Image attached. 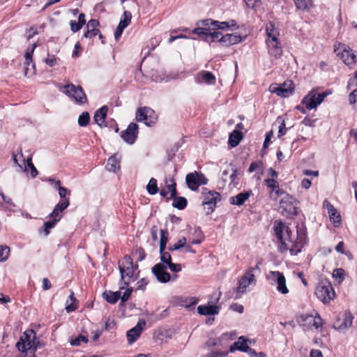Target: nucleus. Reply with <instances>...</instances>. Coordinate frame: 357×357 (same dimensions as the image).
I'll return each instance as SVG.
<instances>
[{"label":"nucleus","mask_w":357,"mask_h":357,"mask_svg":"<svg viewBox=\"0 0 357 357\" xmlns=\"http://www.w3.org/2000/svg\"><path fill=\"white\" fill-rule=\"evenodd\" d=\"M250 193L248 192H243L238 194L236 196L231 197L229 199V202L231 204L241 206L249 198Z\"/></svg>","instance_id":"nucleus-32"},{"label":"nucleus","mask_w":357,"mask_h":357,"mask_svg":"<svg viewBox=\"0 0 357 357\" xmlns=\"http://www.w3.org/2000/svg\"><path fill=\"white\" fill-rule=\"evenodd\" d=\"M145 324L146 321L144 320H141L134 328L127 332V338L129 344H132L137 340L142 331L143 326H144Z\"/></svg>","instance_id":"nucleus-21"},{"label":"nucleus","mask_w":357,"mask_h":357,"mask_svg":"<svg viewBox=\"0 0 357 357\" xmlns=\"http://www.w3.org/2000/svg\"><path fill=\"white\" fill-rule=\"evenodd\" d=\"M236 177V169L231 167L225 169L222 174V181L225 183H229V185L235 182Z\"/></svg>","instance_id":"nucleus-26"},{"label":"nucleus","mask_w":357,"mask_h":357,"mask_svg":"<svg viewBox=\"0 0 357 357\" xmlns=\"http://www.w3.org/2000/svg\"><path fill=\"white\" fill-rule=\"evenodd\" d=\"M167 267L174 273H178L181 271V266L179 264H174L172 261L167 265Z\"/></svg>","instance_id":"nucleus-56"},{"label":"nucleus","mask_w":357,"mask_h":357,"mask_svg":"<svg viewBox=\"0 0 357 357\" xmlns=\"http://www.w3.org/2000/svg\"><path fill=\"white\" fill-rule=\"evenodd\" d=\"M266 30L267 33L266 40H272L273 42L274 40H279V31L275 28V25L272 22L267 24Z\"/></svg>","instance_id":"nucleus-31"},{"label":"nucleus","mask_w":357,"mask_h":357,"mask_svg":"<svg viewBox=\"0 0 357 357\" xmlns=\"http://www.w3.org/2000/svg\"><path fill=\"white\" fill-rule=\"evenodd\" d=\"M10 248L8 246L0 247V262L5 261L9 256Z\"/></svg>","instance_id":"nucleus-49"},{"label":"nucleus","mask_w":357,"mask_h":357,"mask_svg":"<svg viewBox=\"0 0 357 357\" xmlns=\"http://www.w3.org/2000/svg\"><path fill=\"white\" fill-rule=\"evenodd\" d=\"M59 221V218H55L51 221H47L44 223V226H45L44 232H45V236H47L50 234V229L53 228L55 226V225L56 224V222Z\"/></svg>","instance_id":"nucleus-48"},{"label":"nucleus","mask_w":357,"mask_h":357,"mask_svg":"<svg viewBox=\"0 0 357 357\" xmlns=\"http://www.w3.org/2000/svg\"><path fill=\"white\" fill-rule=\"evenodd\" d=\"M353 317L351 314H345L342 321L339 320L335 328L340 331H344L352 325Z\"/></svg>","instance_id":"nucleus-29"},{"label":"nucleus","mask_w":357,"mask_h":357,"mask_svg":"<svg viewBox=\"0 0 357 357\" xmlns=\"http://www.w3.org/2000/svg\"><path fill=\"white\" fill-rule=\"evenodd\" d=\"M349 103L353 105L355 104L357 101V89L353 90L349 95Z\"/></svg>","instance_id":"nucleus-59"},{"label":"nucleus","mask_w":357,"mask_h":357,"mask_svg":"<svg viewBox=\"0 0 357 357\" xmlns=\"http://www.w3.org/2000/svg\"><path fill=\"white\" fill-rule=\"evenodd\" d=\"M296 321L304 330L318 329L323 324L322 319L318 313L315 315L302 314L297 317Z\"/></svg>","instance_id":"nucleus-7"},{"label":"nucleus","mask_w":357,"mask_h":357,"mask_svg":"<svg viewBox=\"0 0 357 357\" xmlns=\"http://www.w3.org/2000/svg\"><path fill=\"white\" fill-rule=\"evenodd\" d=\"M107 110V107L103 106L96 112L93 119L99 126L105 125Z\"/></svg>","instance_id":"nucleus-30"},{"label":"nucleus","mask_w":357,"mask_h":357,"mask_svg":"<svg viewBox=\"0 0 357 357\" xmlns=\"http://www.w3.org/2000/svg\"><path fill=\"white\" fill-rule=\"evenodd\" d=\"M264 181L267 187L271 190V194L273 193L279 187V183L275 178H266Z\"/></svg>","instance_id":"nucleus-45"},{"label":"nucleus","mask_w":357,"mask_h":357,"mask_svg":"<svg viewBox=\"0 0 357 357\" xmlns=\"http://www.w3.org/2000/svg\"><path fill=\"white\" fill-rule=\"evenodd\" d=\"M247 6L250 8H256L261 5V0H244Z\"/></svg>","instance_id":"nucleus-53"},{"label":"nucleus","mask_w":357,"mask_h":357,"mask_svg":"<svg viewBox=\"0 0 357 357\" xmlns=\"http://www.w3.org/2000/svg\"><path fill=\"white\" fill-rule=\"evenodd\" d=\"M261 166V162H252L248 168V172L252 173L255 172L257 168Z\"/></svg>","instance_id":"nucleus-62"},{"label":"nucleus","mask_w":357,"mask_h":357,"mask_svg":"<svg viewBox=\"0 0 357 357\" xmlns=\"http://www.w3.org/2000/svg\"><path fill=\"white\" fill-rule=\"evenodd\" d=\"M69 298L71 301V303L69 305H67L66 307V310L67 312H71L76 309V306L73 305V303L76 301L75 297L74 296V293L71 291L70 295L69 296Z\"/></svg>","instance_id":"nucleus-52"},{"label":"nucleus","mask_w":357,"mask_h":357,"mask_svg":"<svg viewBox=\"0 0 357 357\" xmlns=\"http://www.w3.org/2000/svg\"><path fill=\"white\" fill-rule=\"evenodd\" d=\"M13 159L14 162L17 165L20 169L24 172L26 171V165H25V160H22V164L18 162L17 156L15 154L13 155Z\"/></svg>","instance_id":"nucleus-58"},{"label":"nucleus","mask_w":357,"mask_h":357,"mask_svg":"<svg viewBox=\"0 0 357 357\" xmlns=\"http://www.w3.org/2000/svg\"><path fill=\"white\" fill-rule=\"evenodd\" d=\"M90 121V115L88 112H82L78 118V124L79 126H86Z\"/></svg>","instance_id":"nucleus-41"},{"label":"nucleus","mask_w":357,"mask_h":357,"mask_svg":"<svg viewBox=\"0 0 357 357\" xmlns=\"http://www.w3.org/2000/svg\"><path fill=\"white\" fill-rule=\"evenodd\" d=\"M185 181L190 189L197 190L199 185H206L208 180L202 174L194 172L186 175Z\"/></svg>","instance_id":"nucleus-14"},{"label":"nucleus","mask_w":357,"mask_h":357,"mask_svg":"<svg viewBox=\"0 0 357 357\" xmlns=\"http://www.w3.org/2000/svg\"><path fill=\"white\" fill-rule=\"evenodd\" d=\"M36 43H33L31 46L29 47L24 54V75L29 77L35 74V64H32L31 69L29 68V65L32 63V55L36 47Z\"/></svg>","instance_id":"nucleus-17"},{"label":"nucleus","mask_w":357,"mask_h":357,"mask_svg":"<svg viewBox=\"0 0 357 357\" xmlns=\"http://www.w3.org/2000/svg\"><path fill=\"white\" fill-rule=\"evenodd\" d=\"M167 266L162 264H156L152 268V273L160 282L165 283L170 280L171 276L166 271Z\"/></svg>","instance_id":"nucleus-18"},{"label":"nucleus","mask_w":357,"mask_h":357,"mask_svg":"<svg viewBox=\"0 0 357 357\" xmlns=\"http://www.w3.org/2000/svg\"><path fill=\"white\" fill-rule=\"evenodd\" d=\"M220 200V195L215 191H208L204 192V199L202 205L205 209H207V214L211 213L218 201Z\"/></svg>","instance_id":"nucleus-15"},{"label":"nucleus","mask_w":357,"mask_h":357,"mask_svg":"<svg viewBox=\"0 0 357 357\" xmlns=\"http://www.w3.org/2000/svg\"><path fill=\"white\" fill-rule=\"evenodd\" d=\"M136 119L137 121L144 122L148 126H152L157 121V115L150 107H139L136 113Z\"/></svg>","instance_id":"nucleus-12"},{"label":"nucleus","mask_w":357,"mask_h":357,"mask_svg":"<svg viewBox=\"0 0 357 357\" xmlns=\"http://www.w3.org/2000/svg\"><path fill=\"white\" fill-rule=\"evenodd\" d=\"M103 297L109 303L114 304L120 299V291H105Z\"/></svg>","instance_id":"nucleus-34"},{"label":"nucleus","mask_w":357,"mask_h":357,"mask_svg":"<svg viewBox=\"0 0 357 357\" xmlns=\"http://www.w3.org/2000/svg\"><path fill=\"white\" fill-rule=\"evenodd\" d=\"M335 52L337 56L342 59L347 66L354 64L357 61V52L345 45H340L337 48L335 49Z\"/></svg>","instance_id":"nucleus-11"},{"label":"nucleus","mask_w":357,"mask_h":357,"mask_svg":"<svg viewBox=\"0 0 357 357\" xmlns=\"http://www.w3.org/2000/svg\"><path fill=\"white\" fill-rule=\"evenodd\" d=\"M310 357H323V355L321 351L312 349L310 351Z\"/></svg>","instance_id":"nucleus-64"},{"label":"nucleus","mask_w":357,"mask_h":357,"mask_svg":"<svg viewBox=\"0 0 357 357\" xmlns=\"http://www.w3.org/2000/svg\"><path fill=\"white\" fill-rule=\"evenodd\" d=\"M296 6L300 10L309 9L312 5V0H294Z\"/></svg>","instance_id":"nucleus-39"},{"label":"nucleus","mask_w":357,"mask_h":357,"mask_svg":"<svg viewBox=\"0 0 357 357\" xmlns=\"http://www.w3.org/2000/svg\"><path fill=\"white\" fill-rule=\"evenodd\" d=\"M294 83L292 81H286L280 85L271 84L270 90L271 92L276 93L278 96L287 98L292 94L294 91Z\"/></svg>","instance_id":"nucleus-16"},{"label":"nucleus","mask_w":357,"mask_h":357,"mask_svg":"<svg viewBox=\"0 0 357 357\" xmlns=\"http://www.w3.org/2000/svg\"><path fill=\"white\" fill-rule=\"evenodd\" d=\"M324 206L326 207L331 221L335 227H338L341 222V216L333 206L328 201H324Z\"/></svg>","instance_id":"nucleus-22"},{"label":"nucleus","mask_w":357,"mask_h":357,"mask_svg":"<svg viewBox=\"0 0 357 357\" xmlns=\"http://www.w3.org/2000/svg\"><path fill=\"white\" fill-rule=\"evenodd\" d=\"M120 164L121 156L118 154H114L108 159L106 169L109 172H116L120 169Z\"/></svg>","instance_id":"nucleus-25"},{"label":"nucleus","mask_w":357,"mask_h":357,"mask_svg":"<svg viewBox=\"0 0 357 357\" xmlns=\"http://www.w3.org/2000/svg\"><path fill=\"white\" fill-rule=\"evenodd\" d=\"M197 82L198 83L204 82L208 84H213L215 82V77L211 72L202 71L197 75Z\"/></svg>","instance_id":"nucleus-27"},{"label":"nucleus","mask_w":357,"mask_h":357,"mask_svg":"<svg viewBox=\"0 0 357 357\" xmlns=\"http://www.w3.org/2000/svg\"><path fill=\"white\" fill-rule=\"evenodd\" d=\"M70 342L73 346H79L82 342H88V338L85 335H79V336L72 339Z\"/></svg>","instance_id":"nucleus-46"},{"label":"nucleus","mask_w":357,"mask_h":357,"mask_svg":"<svg viewBox=\"0 0 357 357\" xmlns=\"http://www.w3.org/2000/svg\"><path fill=\"white\" fill-rule=\"evenodd\" d=\"M166 188L167 189V192L170 193L168 199H172L176 196V183L173 178H169L165 179Z\"/></svg>","instance_id":"nucleus-35"},{"label":"nucleus","mask_w":357,"mask_h":357,"mask_svg":"<svg viewBox=\"0 0 357 357\" xmlns=\"http://www.w3.org/2000/svg\"><path fill=\"white\" fill-rule=\"evenodd\" d=\"M220 307L217 305H199L197 312L202 315H215L218 314Z\"/></svg>","instance_id":"nucleus-28"},{"label":"nucleus","mask_w":357,"mask_h":357,"mask_svg":"<svg viewBox=\"0 0 357 357\" xmlns=\"http://www.w3.org/2000/svg\"><path fill=\"white\" fill-rule=\"evenodd\" d=\"M273 229L279 241L278 250L280 252L289 250L291 255H296L301 251L305 243L304 236H300L294 241L291 237L290 229L280 220L274 222Z\"/></svg>","instance_id":"nucleus-1"},{"label":"nucleus","mask_w":357,"mask_h":357,"mask_svg":"<svg viewBox=\"0 0 357 357\" xmlns=\"http://www.w3.org/2000/svg\"><path fill=\"white\" fill-rule=\"evenodd\" d=\"M192 33L198 35L199 37L206 36L210 38L211 42L218 40L223 46L229 47L235 44H238L242 41V37L236 33H227L222 35L218 31H211L206 27H198L193 29Z\"/></svg>","instance_id":"nucleus-2"},{"label":"nucleus","mask_w":357,"mask_h":357,"mask_svg":"<svg viewBox=\"0 0 357 357\" xmlns=\"http://www.w3.org/2000/svg\"><path fill=\"white\" fill-rule=\"evenodd\" d=\"M244 352H246L251 357H265V354L263 352L257 353L256 351L250 347H246L245 349H242Z\"/></svg>","instance_id":"nucleus-51"},{"label":"nucleus","mask_w":357,"mask_h":357,"mask_svg":"<svg viewBox=\"0 0 357 357\" xmlns=\"http://www.w3.org/2000/svg\"><path fill=\"white\" fill-rule=\"evenodd\" d=\"M242 139V133L238 130H234L229 135L228 143L231 147H236Z\"/></svg>","instance_id":"nucleus-33"},{"label":"nucleus","mask_w":357,"mask_h":357,"mask_svg":"<svg viewBox=\"0 0 357 357\" xmlns=\"http://www.w3.org/2000/svg\"><path fill=\"white\" fill-rule=\"evenodd\" d=\"M202 24L205 26H209L211 25L214 26V29H226L230 26H233L236 25L234 20H231L230 22H218L215 20H213L211 19H207L202 20L201 22Z\"/></svg>","instance_id":"nucleus-20"},{"label":"nucleus","mask_w":357,"mask_h":357,"mask_svg":"<svg viewBox=\"0 0 357 357\" xmlns=\"http://www.w3.org/2000/svg\"><path fill=\"white\" fill-rule=\"evenodd\" d=\"M260 263L249 268L245 273L239 278L238 287L236 288V295L235 298H240L242 294L246 292L247 289L250 286H255L257 283L256 276L259 275L261 270L259 268Z\"/></svg>","instance_id":"nucleus-3"},{"label":"nucleus","mask_w":357,"mask_h":357,"mask_svg":"<svg viewBox=\"0 0 357 357\" xmlns=\"http://www.w3.org/2000/svg\"><path fill=\"white\" fill-rule=\"evenodd\" d=\"M99 26V22L97 20L92 19L89 20L86 24V31L83 35V38H93L99 33L97 27Z\"/></svg>","instance_id":"nucleus-23"},{"label":"nucleus","mask_w":357,"mask_h":357,"mask_svg":"<svg viewBox=\"0 0 357 357\" xmlns=\"http://www.w3.org/2000/svg\"><path fill=\"white\" fill-rule=\"evenodd\" d=\"M123 19L120 20L119 26L126 29L130 22L132 15L129 11H124Z\"/></svg>","instance_id":"nucleus-43"},{"label":"nucleus","mask_w":357,"mask_h":357,"mask_svg":"<svg viewBox=\"0 0 357 357\" xmlns=\"http://www.w3.org/2000/svg\"><path fill=\"white\" fill-rule=\"evenodd\" d=\"M315 294L324 304L328 303L335 296L332 284L327 280H322L317 284Z\"/></svg>","instance_id":"nucleus-5"},{"label":"nucleus","mask_w":357,"mask_h":357,"mask_svg":"<svg viewBox=\"0 0 357 357\" xmlns=\"http://www.w3.org/2000/svg\"><path fill=\"white\" fill-rule=\"evenodd\" d=\"M345 272L343 268H335L333 272V278L340 284L344 280Z\"/></svg>","instance_id":"nucleus-36"},{"label":"nucleus","mask_w":357,"mask_h":357,"mask_svg":"<svg viewBox=\"0 0 357 357\" xmlns=\"http://www.w3.org/2000/svg\"><path fill=\"white\" fill-rule=\"evenodd\" d=\"M172 206L179 210L183 209L187 205V200L183 197H174Z\"/></svg>","instance_id":"nucleus-37"},{"label":"nucleus","mask_w":357,"mask_h":357,"mask_svg":"<svg viewBox=\"0 0 357 357\" xmlns=\"http://www.w3.org/2000/svg\"><path fill=\"white\" fill-rule=\"evenodd\" d=\"M329 93L328 92L317 93L314 91H311L303 98L301 102L308 110H311L319 105Z\"/></svg>","instance_id":"nucleus-10"},{"label":"nucleus","mask_w":357,"mask_h":357,"mask_svg":"<svg viewBox=\"0 0 357 357\" xmlns=\"http://www.w3.org/2000/svg\"><path fill=\"white\" fill-rule=\"evenodd\" d=\"M138 133V126L135 123H130L127 129L121 134L123 139L128 143L133 144L137 138Z\"/></svg>","instance_id":"nucleus-19"},{"label":"nucleus","mask_w":357,"mask_h":357,"mask_svg":"<svg viewBox=\"0 0 357 357\" xmlns=\"http://www.w3.org/2000/svg\"><path fill=\"white\" fill-rule=\"evenodd\" d=\"M60 91L78 104L86 102L87 98L81 86L68 84L61 86Z\"/></svg>","instance_id":"nucleus-8"},{"label":"nucleus","mask_w":357,"mask_h":357,"mask_svg":"<svg viewBox=\"0 0 357 357\" xmlns=\"http://www.w3.org/2000/svg\"><path fill=\"white\" fill-rule=\"evenodd\" d=\"M248 339L244 338V337L241 336L238 341L234 342V346L236 347V349L239 351H243L242 349H245L246 347H250L248 345Z\"/></svg>","instance_id":"nucleus-44"},{"label":"nucleus","mask_w":357,"mask_h":357,"mask_svg":"<svg viewBox=\"0 0 357 357\" xmlns=\"http://www.w3.org/2000/svg\"><path fill=\"white\" fill-rule=\"evenodd\" d=\"M298 201L290 195H285L280 201L278 211L289 217L297 214Z\"/></svg>","instance_id":"nucleus-6"},{"label":"nucleus","mask_w":357,"mask_h":357,"mask_svg":"<svg viewBox=\"0 0 357 357\" xmlns=\"http://www.w3.org/2000/svg\"><path fill=\"white\" fill-rule=\"evenodd\" d=\"M45 63L50 67H53L56 63V59L54 56H48L45 60Z\"/></svg>","instance_id":"nucleus-61"},{"label":"nucleus","mask_w":357,"mask_h":357,"mask_svg":"<svg viewBox=\"0 0 357 357\" xmlns=\"http://www.w3.org/2000/svg\"><path fill=\"white\" fill-rule=\"evenodd\" d=\"M38 344L36 333L33 331L30 330L23 334L16 346L20 351L24 354V357H35Z\"/></svg>","instance_id":"nucleus-4"},{"label":"nucleus","mask_w":357,"mask_h":357,"mask_svg":"<svg viewBox=\"0 0 357 357\" xmlns=\"http://www.w3.org/2000/svg\"><path fill=\"white\" fill-rule=\"evenodd\" d=\"M137 268V265L134 266L132 258L128 255L125 256L122 263L119 264L121 280L126 286L129 284L130 279L133 276L135 269Z\"/></svg>","instance_id":"nucleus-9"},{"label":"nucleus","mask_w":357,"mask_h":357,"mask_svg":"<svg viewBox=\"0 0 357 357\" xmlns=\"http://www.w3.org/2000/svg\"><path fill=\"white\" fill-rule=\"evenodd\" d=\"M28 167L31 169V174L33 178L36 177L38 174V171L33 164L32 163L31 158H29L26 160Z\"/></svg>","instance_id":"nucleus-54"},{"label":"nucleus","mask_w":357,"mask_h":357,"mask_svg":"<svg viewBox=\"0 0 357 357\" xmlns=\"http://www.w3.org/2000/svg\"><path fill=\"white\" fill-rule=\"evenodd\" d=\"M267 278L273 281V284H276V289L279 293L282 294L289 293V289L286 284V278L282 273L278 271H270Z\"/></svg>","instance_id":"nucleus-13"},{"label":"nucleus","mask_w":357,"mask_h":357,"mask_svg":"<svg viewBox=\"0 0 357 357\" xmlns=\"http://www.w3.org/2000/svg\"><path fill=\"white\" fill-rule=\"evenodd\" d=\"M160 260L162 262L161 264L167 266L172 261V257H171L170 254L167 252H165V250L162 251L160 249Z\"/></svg>","instance_id":"nucleus-47"},{"label":"nucleus","mask_w":357,"mask_h":357,"mask_svg":"<svg viewBox=\"0 0 357 357\" xmlns=\"http://www.w3.org/2000/svg\"><path fill=\"white\" fill-rule=\"evenodd\" d=\"M169 232L167 229L160 230V249L162 251L166 248L168 242Z\"/></svg>","instance_id":"nucleus-38"},{"label":"nucleus","mask_w":357,"mask_h":357,"mask_svg":"<svg viewBox=\"0 0 357 357\" xmlns=\"http://www.w3.org/2000/svg\"><path fill=\"white\" fill-rule=\"evenodd\" d=\"M276 122L279 124L278 126V137L283 136L287 131V129L285 128V121L284 118L283 116H278Z\"/></svg>","instance_id":"nucleus-42"},{"label":"nucleus","mask_w":357,"mask_h":357,"mask_svg":"<svg viewBox=\"0 0 357 357\" xmlns=\"http://www.w3.org/2000/svg\"><path fill=\"white\" fill-rule=\"evenodd\" d=\"M69 205V200L64 199L60 202H59L55 207H56L60 212H62L64 209H66Z\"/></svg>","instance_id":"nucleus-55"},{"label":"nucleus","mask_w":357,"mask_h":357,"mask_svg":"<svg viewBox=\"0 0 357 357\" xmlns=\"http://www.w3.org/2000/svg\"><path fill=\"white\" fill-rule=\"evenodd\" d=\"M146 190L150 195L156 194L158 191L157 180L153 178H151L146 185Z\"/></svg>","instance_id":"nucleus-40"},{"label":"nucleus","mask_w":357,"mask_h":357,"mask_svg":"<svg viewBox=\"0 0 357 357\" xmlns=\"http://www.w3.org/2000/svg\"><path fill=\"white\" fill-rule=\"evenodd\" d=\"M132 291V289H127L122 296L120 295V299L122 303H124L128 301L131 294Z\"/></svg>","instance_id":"nucleus-60"},{"label":"nucleus","mask_w":357,"mask_h":357,"mask_svg":"<svg viewBox=\"0 0 357 357\" xmlns=\"http://www.w3.org/2000/svg\"><path fill=\"white\" fill-rule=\"evenodd\" d=\"M186 243V238L185 237H183L182 238L179 239L177 243H176L174 245L169 247V250L174 251L179 250L181 248H184L185 245Z\"/></svg>","instance_id":"nucleus-50"},{"label":"nucleus","mask_w":357,"mask_h":357,"mask_svg":"<svg viewBox=\"0 0 357 357\" xmlns=\"http://www.w3.org/2000/svg\"><path fill=\"white\" fill-rule=\"evenodd\" d=\"M268 48L269 54L275 58H278L282 55V50L280 46V40H266Z\"/></svg>","instance_id":"nucleus-24"},{"label":"nucleus","mask_w":357,"mask_h":357,"mask_svg":"<svg viewBox=\"0 0 357 357\" xmlns=\"http://www.w3.org/2000/svg\"><path fill=\"white\" fill-rule=\"evenodd\" d=\"M352 86H357V79L356 76L354 75L353 77L350 78L348 84L347 89H351Z\"/></svg>","instance_id":"nucleus-63"},{"label":"nucleus","mask_w":357,"mask_h":357,"mask_svg":"<svg viewBox=\"0 0 357 357\" xmlns=\"http://www.w3.org/2000/svg\"><path fill=\"white\" fill-rule=\"evenodd\" d=\"M70 30L75 33L81 29L82 26H81L78 22H76L75 20H71L70 22Z\"/></svg>","instance_id":"nucleus-57"}]
</instances>
